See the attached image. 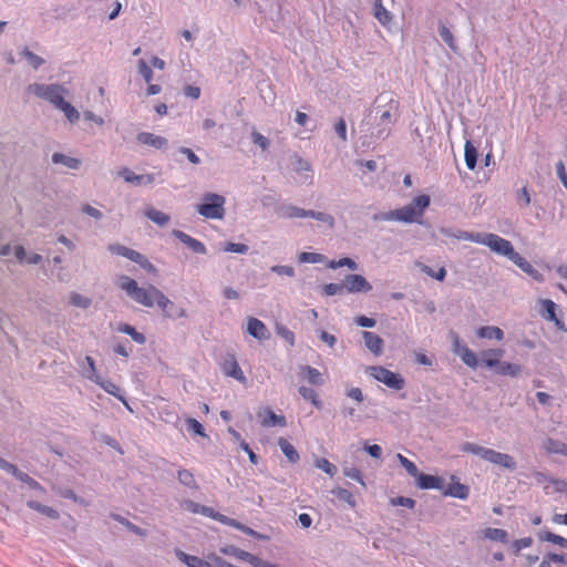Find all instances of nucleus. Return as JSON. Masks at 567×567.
<instances>
[{
	"instance_id": "nucleus-5",
	"label": "nucleus",
	"mask_w": 567,
	"mask_h": 567,
	"mask_svg": "<svg viewBox=\"0 0 567 567\" xmlns=\"http://www.w3.org/2000/svg\"><path fill=\"white\" fill-rule=\"evenodd\" d=\"M27 91L40 99H43L55 107L60 105L64 101V94L68 93V90L62 84H42V83H32L27 87Z\"/></svg>"
},
{
	"instance_id": "nucleus-26",
	"label": "nucleus",
	"mask_w": 567,
	"mask_h": 567,
	"mask_svg": "<svg viewBox=\"0 0 567 567\" xmlns=\"http://www.w3.org/2000/svg\"><path fill=\"white\" fill-rule=\"evenodd\" d=\"M482 363L489 369H495L501 361V358L504 355L503 349H487L482 351Z\"/></svg>"
},
{
	"instance_id": "nucleus-7",
	"label": "nucleus",
	"mask_w": 567,
	"mask_h": 567,
	"mask_svg": "<svg viewBox=\"0 0 567 567\" xmlns=\"http://www.w3.org/2000/svg\"><path fill=\"white\" fill-rule=\"evenodd\" d=\"M225 198L221 195L208 193L204 196V203L197 206V212L205 218H223L225 209Z\"/></svg>"
},
{
	"instance_id": "nucleus-10",
	"label": "nucleus",
	"mask_w": 567,
	"mask_h": 567,
	"mask_svg": "<svg viewBox=\"0 0 567 567\" xmlns=\"http://www.w3.org/2000/svg\"><path fill=\"white\" fill-rule=\"evenodd\" d=\"M371 117H365L361 124V131L365 132V136L371 138V142L384 141L390 136L392 126L386 122H381V120H373V123L370 122Z\"/></svg>"
},
{
	"instance_id": "nucleus-41",
	"label": "nucleus",
	"mask_w": 567,
	"mask_h": 567,
	"mask_svg": "<svg viewBox=\"0 0 567 567\" xmlns=\"http://www.w3.org/2000/svg\"><path fill=\"white\" fill-rule=\"evenodd\" d=\"M477 150L471 141L465 143V164L468 169L473 171L477 164Z\"/></svg>"
},
{
	"instance_id": "nucleus-23",
	"label": "nucleus",
	"mask_w": 567,
	"mask_h": 567,
	"mask_svg": "<svg viewBox=\"0 0 567 567\" xmlns=\"http://www.w3.org/2000/svg\"><path fill=\"white\" fill-rule=\"evenodd\" d=\"M299 375L308 381L311 385L320 386L324 384L321 372L311 365H300Z\"/></svg>"
},
{
	"instance_id": "nucleus-58",
	"label": "nucleus",
	"mask_w": 567,
	"mask_h": 567,
	"mask_svg": "<svg viewBox=\"0 0 567 567\" xmlns=\"http://www.w3.org/2000/svg\"><path fill=\"white\" fill-rule=\"evenodd\" d=\"M137 66L138 73L143 76L146 83H150L153 79L152 68L143 59L138 60Z\"/></svg>"
},
{
	"instance_id": "nucleus-25",
	"label": "nucleus",
	"mask_w": 567,
	"mask_h": 567,
	"mask_svg": "<svg viewBox=\"0 0 567 567\" xmlns=\"http://www.w3.org/2000/svg\"><path fill=\"white\" fill-rule=\"evenodd\" d=\"M543 449L547 454H557L567 457V444L560 440L547 437L543 441Z\"/></svg>"
},
{
	"instance_id": "nucleus-48",
	"label": "nucleus",
	"mask_w": 567,
	"mask_h": 567,
	"mask_svg": "<svg viewBox=\"0 0 567 567\" xmlns=\"http://www.w3.org/2000/svg\"><path fill=\"white\" fill-rule=\"evenodd\" d=\"M396 458H398L399 463L401 464V466L408 472L409 475L417 478V476L421 474V472L419 471L417 466L412 461H410L408 457L403 456L400 453L396 454Z\"/></svg>"
},
{
	"instance_id": "nucleus-9",
	"label": "nucleus",
	"mask_w": 567,
	"mask_h": 567,
	"mask_svg": "<svg viewBox=\"0 0 567 567\" xmlns=\"http://www.w3.org/2000/svg\"><path fill=\"white\" fill-rule=\"evenodd\" d=\"M367 372L377 381L385 384L393 390H402L405 386L404 378L396 372H393L381 365L369 367Z\"/></svg>"
},
{
	"instance_id": "nucleus-6",
	"label": "nucleus",
	"mask_w": 567,
	"mask_h": 567,
	"mask_svg": "<svg viewBox=\"0 0 567 567\" xmlns=\"http://www.w3.org/2000/svg\"><path fill=\"white\" fill-rule=\"evenodd\" d=\"M478 244L487 246L492 251L507 257L511 261L517 255L512 243L496 234L481 233Z\"/></svg>"
},
{
	"instance_id": "nucleus-11",
	"label": "nucleus",
	"mask_w": 567,
	"mask_h": 567,
	"mask_svg": "<svg viewBox=\"0 0 567 567\" xmlns=\"http://www.w3.org/2000/svg\"><path fill=\"white\" fill-rule=\"evenodd\" d=\"M453 352L461 358L464 364L468 368L476 369L478 360L476 354L466 346L463 344L458 334L454 331L450 332Z\"/></svg>"
},
{
	"instance_id": "nucleus-21",
	"label": "nucleus",
	"mask_w": 567,
	"mask_h": 567,
	"mask_svg": "<svg viewBox=\"0 0 567 567\" xmlns=\"http://www.w3.org/2000/svg\"><path fill=\"white\" fill-rule=\"evenodd\" d=\"M415 484L421 489H442L444 487V480L440 476L421 473Z\"/></svg>"
},
{
	"instance_id": "nucleus-8",
	"label": "nucleus",
	"mask_w": 567,
	"mask_h": 567,
	"mask_svg": "<svg viewBox=\"0 0 567 567\" xmlns=\"http://www.w3.org/2000/svg\"><path fill=\"white\" fill-rule=\"evenodd\" d=\"M109 251L125 257L133 262L137 264L142 269L146 270L150 274H156L157 268L141 252L128 248L121 244H110L107 247Z\"/></svg>"
},
{
	"instance_id": "nucleus-54",
	"label": "nucleus",
	"mask_w": 567,
	"mask_h": 567,
	"mask_svg": "<svg viewBox=\"0 0 567 567\" xmlns=\"http://www.w3.org/2000/svg\"><path fill=\"white\" fill-rule=\"evenodd\" d=\"M340 267H348L351 270H357L358 269V264L353 259H351L349 257H344V258H341L339 260H332L329 264V268H331V269H337V268H340Z\"/></svg>"
},
{
	"instance_id": "nucleus-1",
	"label": "nucleus",
	"mask_w": 567,
	"mask_h": 567,
	"mask_svg": "<svg viewBox=\"0 0 567 567\" xmlns=\"http://www.w3.org/2000/svg\"><path fill=\"white\" fill-rule=\"evenodd\" d=\"M120 280V287L135 302L147 308L156 305L162 310L163 317L167 319L176 320L187 317L185 308L176 306L154 285H150L147 288L140 287L136 280L128 276H121Z\"/></svg>"
},
{
	"instance_id": "nucleus-20",
	"label": "nucleus",
	"mask_w": 567,
	"mask_h": 567,
	"mask_svg": "<svg viewBox=\"0 0 567 567\" xmlns=\"http://www.w3.org/2000/svg\"><path fill=\"white\" fill-rule=\"evenodd\" d=\"M223 371L226 375L244 382L245 375L234 354H227L223 363Z\"/></svg>"
},
{
	"instance_id": "nucleus-52",
	"label": "nucleus",
	"mask_w": 567,
	"mask_h": 567,
	"mask_svg": "<svg viewBox=\"0 0 567 567\" xmlns=\"http://www.w3.org/2000/svg\"><path fill=\"white\" fill-rule=\"evenodd\" d=\"M542 303H543V310L547 315V319L550 321H555L556 324L558 326L560 323V321L556 317L557 305L550 299H545L542 301Z\"/></svg>"
},
{
	"instance_id": "nucleus-31",
	"label": "nucleus",
	"mask_w": 567,
	"mask_h": 567,
	"mask_svg": "<svg viewBox=\"0 0 567 567\" xmlns=\"http://www.w3.org/2000/svg\"><path fill=\"white\" fill-rule=\"evenodd\" d=\"M470 494L468 486L456 482L451 484L446 489L443 491L444 496H452L460 499H466Z\"/></svg>"
},
{
	"instance_id": "nucleus-60",
	"label": "nucleus",
	"mask_w": 567,
	"mask_h": 567,
	"mask_svg": "<svg viewBox=\"0 0 567 567\" xmlns=\"http://www.w3.org/2000/svg\"><path fill=\"white\" fill-rule=\"evenodd\" d=\"M187 430L194 432L196 435L206 436L205 429L200 422L189 417L186 420Z\"/></svg>"
},
{
	"instance_id": "nucleus-42",
	"label": "nucleus",
	"mask_w": 567,
	"mask_h": 567,
	"mask_svg": "<svg viewBox=\"0 0 567 567\" xmlns=\"http://www.w3.org/2000/svg\"><path fill=\"white\" fill-rule=\"evenodd\" d=\"M306 217H310L316 220H319V221L326 224L331 229L334 228V225H336L334 217L328 213L307 209Z\"/></svg>"
},
{
	"instance_id": "nucleus-59",
	"label": "nucleus",
	"mask_w": 567,
	"mask_h": 567,
	"mask_svg": "<svg viewBox=\"0 0 567 567\" xmlns=\"http://www.w3.org/2000/svg\"><path fill=\"white\" fill-rule=\"evenodd\" d=\"M323 295L326 296H336L340 295L344 291L343 281L341 284H327L322 288Z\"/></svg>"
},
{
	"instance_id": "nucleus-15",
	"label": "nucleus",
	"mask_w": 567,
	"mask_h": 567,
	"mask_svg": "<svg viewBox=\"0 0 567 567\" xmlns=\"http://www.w3.org/2000/svg\"><path fill=\"white\" fill-rule=\"evenodd\" d=\"M136 141L140 144L147 145V146H151V147L156 148V150H165L168 146L167 138H165L163 136H159V135H155V134L150 133V132H141V133H138L136 135Z\"/></svg>"
},
{
	"instance_id": "nucleus-24",
	"label": "nucleus",
	"mask_w": 567,
	"mask_h": 567,
	"mask_svg": "<svg viewBox=\"0 0 567 567\" xmlns=\"http://www.w3.org/2000/svg\"><path fill=\"white\" fill-rule=\"evenodd\" d=\"M440 233L446 237L456 238L458 240H468L478 244L481 233H471L461 229L444 228L440 229Z\"/></svg>"
},
{
	"instance_id": "nucleus-28",
	"label": "nucleus",
	"mask_w": 567,
	"mask_h": 567,
	"mask_svg": "<svg viewBox=\"0 0 567 567\" xmlns=\"http://www.w3.org/2000/svg\"><path fill=\"white\" fill-rule=\"evenodd\" d=\"M250 337L258 340H267L270 338V332L262 321L250 317Z\"/></svg>"
},
{
	"instance_id": "nucleus-17",
	"label": "nucleus",
	"mask_w": 567,
	"mask_h": 567,
	"mask_svg": "<svg viewBox=\"0 0 567 567\" xmlns=\"http://www.w3.org/2000/svg\"><path fill=\"white\" fill-rule=\"evenodd\" d=\"M522 271L527 274L537 282H543L545 280L544 275L538 271L529 261H527L524 257H522L518 252L514 256L512 260Z\"/></svg>"
},
{
	"instance_id": "nucleus-53",
	"label": "nucleus",
	"mask_w": 567,
	"mask_h": 567,
	"mask_svg": "<svg viewBox=\"0 0 567 567\" xmlns=\"http://www.w3.org/2000/svg\"><path fill=\"white\" fill-rule=\"evenodd\" d=\"M420 269L423 274L439 281H443L446 277V269L444 267H440L439 270L435 271L427 265H421Z\"/></svg>"
},
{
	"instance_id": "nucleus-27",
	"label": "nucleus",
	"mask_w": 567,
	"mask_h": 567,
	"mask_svg": "<svg viewBox=\"0 0 567 567\" xmlns=\"http://www.w3.org/2000/svg\"><path fill=\"white\" fill-rule=\"evenodd\" d=\"M0 468L13 475L20 482L28 484L31 481V476L22 471H20L14 464L8 462L7 460L0 457Z\"/></svg>"
},
{
	"instance_id": "nucleus-62",
	"label": "nucleus",
	"mask_w": 567,
	"mask_h": 567,
	"mask_svg": "<svg viewBox=\"0 0 567 567\" xmlns=\"http://www.w3.org/2000/svg\"><path fill=\"white\" fill-rule=\"evenodd\" d=\"M375 18L382 24H386L391 20L390 12L381 3L375 6Z\"/></svg>"
},
{
	"instance_id": "nucleus-19",
	"label": "nucleus",
	"mask_w": 567,
	"mask_h": 567,
	"mask_svg": "<svg viewBox=\"0 0 567 567\" xmlns=\"http://www.w3.org/2000/svg\"><path fill=\"white\" fill-rule=\"evenodd\" d=\"M276 214L278 217L286 219L306 218L307 209L291 204H280L276 207Z\"/></svg>"
},
{
	"instance_id": "nucleus-51",
	"label": "nucleus",
	"mask_w": 567,
	"mask_h": 567,
	"mask_svg": "<svg viewBox=\"0 0 567 567\" xmlns=\"http://www.w3.org/2000/svg\"><path fill=\"white\" fill-rule=\"evenodd\" d=\"M220 553L233 556L240 560H248V551L239 549L233 545H227L220 548Z\"/></svg>"
},
{
	"instance_id": "nucleus-38",
	"label": "nucleus",
	"mask_w": 567,
	"mask_h": 567,
	"mask_svg": "<svg viewBox=\"0 0 567 567\" xmlns=\"http://www.w3.org/2000/svg\"><path fill=\"white\" fill-rule=\"evenodd\" d=\"M145 216L152 220L154 224L161 226V227H164L166 226L169 220H171V216L166 213H163L158 209H155V208H148L145 210Z\"/></svg>"
},
{
	"instance_id": "nucleus-30",
	"label": "nucleus",
	"mask_w": 567,
	"mask_h": 567,
	"mask_svg": "<svg viewBox=\"0 0 567 567\" xmlns=\"http://www.w3.org/2000/svg\"><path fill=\"white\" fill-rule=\"evenodd\" d=\"M494 370L495 373L499 375H509L512 378H516L522 372V365L506 361H499L498 365H496Z\"/></svg>"
},
{
	"instance_id": "nucleus-13",
	"label": "nucleus",
	"mask_w": 567,
	"mask_h": 567,
	"mask_svg": "<svg viewBox=\"0 0 567 567\" xmlns=\"http://www.w3.org/2000/svg\"><path fill=\"white\" fill-rule=\"evenodd\" d=\"M172 236L178 239L181 243H183L186 247H188L193 252L198 255H206L207 248L206 246L198 239L193 238L188 234L179 230V229H173Z\"/></svg>"
},
{
	"instance_id": "nucleus-18",
	"label": "nucleus",
	"mask_w": 567,
	"mask_h": 567,
	"mask_svg": "<svg viewBox=\"0 0 567 567\" xmlns=\"http://www.w3.org/2000/svg\"><path fill=\"white\" fill-rule=\"evenodd\" d=\"M258 417L260 419V423L264 426L272 427L280 426L284 427L287 424L286 417L284 415H278L270 409H265L258 413Z\"/></svg>"
},
{
	"instance_id": "nucleus-2",
	"label": "nucleus",
	"mask_w": 567,
	"mask_h": 567,
	"mask_svg": "<svg viewBox=\"0 0 567 567\" xmlns=\"http://www.w3.org/2000/svg\"><path fill=\"white\" fill-rule=\"evenodd\" d=\"M430 204L429 195H420L402 208L374 214L372 219L374 221L420 223L419 218L423 216Z\"/></svg>"
},
{
	"instance_id": "nucleus-29",
	"label": "nucleus",
	"mask_w": 567,
	"mask_h": 567,
	"mask_svg": "<svg viewBox=\"0 0 567 567\" xmlns=\"http://www.w3.org/2000/svg\"><path fill=\"white\" fill-rule=\"evenodd\" d=\"M278 446L284 455L288 458V461L292 464L297 463L300 458L298 451L296 447L285 437L278 439Z\"/></svg>"
},
{
	"instance_id": "nucleus-64",
	"label": "nucleus",
	"mask_w": 567,
	"mask_h": 567,
	"mask_svg": "<svg viewBox=\"0 0 567 567\" xmlns=\"http://www.w3.org/2000/svg\"><path fill=\"white\" fill-rule=\"evenodd\" d=\"M250 566L252 567H281L278 564H272L250 554Z\"/></svg>"
},
{
	"instance_id": "nucleus-32",
	"label": "nucleus",
	"mask_w": 567,
	"mask_h": 567,
	"mask_svg": "<svg viewBox=\"0 0 567 567\" xmlns=\"http://www.w3.org/2000/svg\"><path fill=\"white\" fill-rule=\"evenodd\" d=\"M51 159L52 163L62 164L70 169H79L81 166V161L79 158L71 157L59 152L53 153Z\"/></svg>"
},
{
	"instance_id": "nucleus-57",
	"label": "nucleus",
	"mask_w": 567,
	"mask_h": 567,
	"mask_svg": "<svg viewBox=\"0 0 567 567\" xmlns=\"http://www.w3.org/2000/svg\"><path fill=\"white\" fill-rule=\"evenodd\" d=\"M316 466L327 473L330 476H333L337 473V467L327 458L321 457L316 460Z\"/></svg>"
},
{
	"instance_id": "nucleus-14",
	"label": "nucleus",
	"mask_w": 567,
	"mask_h": 567,
	"mask_svg": "<svg viewBox=\"0 0 567 567\" xmlns=\"http://www.w3.org/2000/svg\"><path fill=\"white\" fill-rule=\"evenodd\" d=\"M87 378L99 384L106 393L118 399L130 411H132L125 396L122 394L120 386L110 380L102 379L101 377L93 378V375H87Z\"/></svg>"
},
{
	"instance_id": "nucleus-47",
	"label": "nucleus",
	"mask_w": 567,
	"mask_h": 567,
	"mask_svg": "<svg viewBox=\"0 0 567 567\" xmlns=\"http://www.w3.org/2000/svg\"><path fill=\"white\" fill-rule=\"evenodd\" d=\"M538 536H539V539L543 542H549V543L558 545L563 548H567V539L563 536L555 534V533L543 532V533H539Z\"/></svg>"
},
{
	"instance_id": "nucleus-56",
	"label": "nucleus",
	"mask_w": 567,
	"mask_h": 567,
	"mask_svg": "<svg viewBox=\"0 0 567 567\" xmlns=\"http://www.w3.org/2000/svg\"><path fill=\"white\" fill-rule=\"evenodd\" d=\"M70 299L73 306L82 309H87L92 303V300L90 298L84 297L78 292H72Z\"/></svg>"
},
{
	"instance_id": "nucleus-36",
	"label": "nucleus",
	"mask_w": 567,
	"mask_h": 567,
	"mask_svg": "<svg viewBox=\"0 0 567 567\" xmlns=\"http://www.w3.org/2000/svg\"><path fill=\"white\" fill-rule=\"evenodd\" d=\"M27 506L30 509L37 511V512L45 515L47 517H49L51 519H59V517H60V514H59V512L56 509H54L53 507L43 505L40 502L28 501L27 502Z\"/></svg>"
},
{
	"instance_id": "nucleus-34",
	"label": "nucleus",
	"mask_w": 567,
	"mask_h": 567,
	"mask_svg": "<svg viewBox=\"0 0 567 567\" xmlns=\"http://www.w3.org/2000/svg\"><path fill=\"white\" fill-rule=\"evenodd\" d=\"M110 517L112 519H114L115 522L122 524L128 532H131L137 536L145 537L147 535L145 529L133 524L132 522H130L127 518H125L124 516H122L120 514L111 513Z\"/></svg>"
},
{
	"instance_id": "nucleus-61",
	"label": "nucleus",
	"mask_w": 567,
	"mask_h": 567,
	"mask_svg": "<svg viewBox=\"0 0 567 567\" xmlns=\"http://www.w3.org/2000/svg\"><path fill=\"white\" fill-rule=\"evenodd\" d=\"M293 168L296 172L301 173L311 171V165L307 159H303L297 154L293 156Z\"/></svg>"
},
{
	"instance_id": "nucleus-4",
	"label": "nucleus",
	"mask_w": 567,
	"mask_h": 567,
	"mask_svg": "<svg viewBox=\"0 0 567 567\" xmlns=\"http://www.w3.org/2000/svg\"><path fill=\"white\" fill-rule=\"evenodd\" d=\"M460 451L477 455L482 460L498 465L508 471H515L517 467L516 462L512 455L481 446L476 443L464 442L461 444Z\"/></svg>"
},
{
	"instance_id": "nucleus-39",
	"label": "nucleus",
	"mask_w": 567,
	"mask_h": 567,
	"mask_svg": "<svg viewBox=\"0 0 567 567\" xmlns=\"http://www.w3.org/2000/svg\"><path fill=\"white\" fill-rule=\"evenodd\" d=\"M117 331L130 336L138 344H144L146 342V337L128 323H121L117 327Z\"/></svg>"
},
{
	"instance_id": "nucleus-44",
	"label": "nucleus",
	"mask_w": 567,
	"mask_h": 567,
	"mask_svg": "<svg viewBox=\"0 0 567 567\" xmlns=\"http://www.w3.org/2000/svg\"><path fill=\"white\" fill-rule=\"evenodd\" d=\"M484 535L486 538L495 542L506 544L508 542V534L505 529L488 527L485 529Z\"/></svg>"
},
{
	"instance_id": "nucleus-22",
	"label": "nucleus",
	"mask_w": 567,
	"mask_h": 567,
	"mask_svg": "<svg viewBox=\"0 0 567 567\" xmlns=\"http://www.w3.org/2000/svg\"><path fill=\"white\" fill-rule=\"evenodd\" d=\"M120 175L124 178L126 183H131L134 185H150L154 183L155 176L153 174H143L136 175L133 171L125 167L120 172Z\"/></svg>"
},
{
	"instance_id": "nucleus-3",
	"label": "nucleus",
	"mask_w": 567,
	"mask_h": 567,
	"mask_svg": "<svg viewBox=\"0 0 567 567\" xmlns=\"http://www.w3.org/2000/svg\"><path fill=\"white\" fill-rule=\"evenodd\" d=\"M399 106L400 103L393 92L380 93L375 97L368 117L393 125L400 116Z\"/></svg>"
},
{
	"instance_id": "nucleus-33",
	"label": "nucleus",
	"mask_w": 567,
	"mask_h": 567,
	"mask_svg": "<svg viewBox=\"0 0 567 567\" xmlns=\"http://www.w3.org/2000/svg\"><path fill=\"white\" fill-rule=\"evenodd\" d=\"M476 334L482 339H495L501 341L504 339V332L501 328L495 326H485L477 329Z\"/></svg>"
},
{
	"instance_id": "nucleus-55",
	"label": "nucleus",
	"mask_w": 567,
	"mask_h": 567,
	"mask_svg": "<svg viewBox=\"0 0 567 567\" xmlns=\"http://www.w3.org/2000/svg\"><path fill=\"white\" fill-rule=\"evenodd\" d=\"M276 332L279 337L287 341L290 347L295 346V333L291 330H289L286 326L276 324Z\"/></svg>"
},
{
	"instance_id": "nucleus-46",
	"label": "nucleus",
	"mask_w": 567,
	"mask_h": 567,
	"mask_svg": "<svg viewBox=\"0 0 567 567\" xmlns=\"http://www.w3.org/2000/svg\"><path fill=\"white\" fill-rule=\"evenodd\" d=\"M20 55L23 56L34 70H38L45 62L44 59L30 51L27 47L20 51Z\"/></svg>"
},
{
	"instance_id": "nucleus-45",
	"label": "nucleus",
	"mask_w": 567,
	"mask_h": 567,
	"mask_svg": "<svg viewBox=\"0 0 567 567\" xmlns=\"http://www.w3.org/2000/svg\"><path fill=\"white\" fill-rule=\"evenodd\" d=\"M56 109L64 113L70 123H75L80 118L79 111L65 100Z\"/></svg>"
},
{
	"instance_id": "nucleus-16",
	"label": "nucleus",
	"mask_w": 567,
	"mask_h": 567,
	"mask_svg": "<svg viewBox=\"0 0 567 567\" xmlns=\"http://www.w3.org/2000/svg\"><path fill=\"white\" fill-rule=\"evenodd\" d=\"M361 337L364 341L365 348L374 355L379 357L383 353L384 341L383 339L370 331H362Z\"/></svg>"
},
{
	"instance_id": "nucleus-35",
	"label": "nucleus",
	"mask_w": 567,
	"mask_h": 567,
	"mask_svg": "<svg viewBox=\"0 0 567 567\" xmlns=\"http://www.w3.org/2000/svg\"><path fill=\"white\" fill-rule=\"evenodd\" d=\"M252 143L260 148V155L267 159L269 157L270 141L259 132H252L250 134Z\"/></svg>"
},
{
	"instance_id": "nucleus-12",
	"label": "nucleus",
	"mask_w": 567,
	"mask_h": 567,
	"mask_svg": "<svg viewBox=\"0 0 567 567\" xmlns=\"http://www.w3.org/2000/svg\"><path fill=\"white\" fill-rule=\"evenodd\" d=\"M343 286L344 290L350 293L372 290L371 284L362 275L357 274L347 275L343 279Z\"/></svg>"
},
{
	"instance_id": "nucleus-63",
	"label": "nucleus",
	"mask_w": 567,
	"mask_h": 567,
	"mask_svg": "<svg viewBox=\"0 0 567 567\" xmlns=\"http://www.w3.org/2000/svg\"><path fill=\"white\" fill-rule=\"evenodd\" d=\"M516 198L519 206L527 207L530 204V195L528 193L527 187H522L516 193Z\"/></svg>"
},
{
	"instance_id": "nucleus-40",
	"label": "nucleus",
	"mask_w": 567,
	"mask_h": 567,
	"mask_svg": "<svg viewBox=\"0 0 567 567\" xmlns=\"http://www.w3.org/2000/svg\"><path fill=\"white\" fill-rule=\"evenodd\" d=\"M177 558L188 567H208V564L202 558L188 555L182 550H176Z\"/></svg>"
},
{
	"instance_id": "nucleus-37",
	"label": "nucleus",
	"mask_w": 567,
	"mask_h": 567,
	"mask_svg": "<svg viewBox=\"0 0 567 567\" xmlns=\"http://www.w3.org/2000/svg\"><path fill=\"white\" fill-rule=\"evenodd\" d=\"M439 33L451 51L457 53L458 47L452 31L442 22H439Z\"/></svg>"
},
{
	"instance_id": "nucleus-50",
	"label": "nucleus",
	"mask_w": 567,
	"mask_h": 567,
	"mask_svg": "<svg viewBox=\"0 0 567 567\" xmlns=\"http://www.w3.org/2000/svg\"><path fill=\"white\" fill-rule=\"evenodd\" d=\"M339 501L348 503L351 507L355 506V499L350 491L343 487H337L331 492Z\"/></svg>"
},
{
	"instance_id": "nucleus-49",
	"label": "nucleus",
	"mask_w": 567,
	"mask_h": 567,
	"mask_svg": "<svg viewBox=\"0 0 567 567\" xmlns=\"http://www.w3.org/2000/svg\"><path fill=\"white\" fill-rule=\"evenodd\" d=\"M177 480L182 485H184L186 487H189V488L198 487L193 473L188 470H179L177 472Z\"/></svg>"
},
{
	"instance_id": "nucleus-43",
	"label": "nucleus",
	"mask_w": 567,
	"mask_h": 567,
	"mask_svg": "<svg viewBox=\"0 0 567 567\" xmlns=\"http://www.w3.org/2000/svg\"><path fill=\"white\" fill-rule=\"evenodd\" d=\"M298 392L305 400L310 401L317 409L322 408V401L313 389L302 385L299 388Z\"/></svg>"
}]
</instances>
